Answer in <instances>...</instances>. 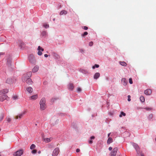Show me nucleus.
<instances>
[{
  "label": "nucleus",
  "mask_w": 156,
  "mask_h": 156,
  "mask_svg": "<svg viewBox=\"0 0 156 156\" xmlns=\"http://www.w3.org/2000/svg\"><path fill=\"white\" fill-rule=\"evenodd\" d=\"M40 109L41 110H44L47 107L45 99L42 98L40 101Z\"/></svg>",
  "instance_id": "f257e3e1"
},
{
  "label": "nucleus",
  "mask_w": 156,
  "mask_h": 156,
  "mask_svg": "<svg viewBox=\"0 0 156 156\" xmlns=\"http://www.w3.org/2000/svg\"><path fill=\"white\" fill-rule=\"evenodd\" d=\"M22 80L24 82H26L28 84H31L33 83L31 79L30 78L26 77V75H23Z\"/></svg>",
  "instance_id": "f03ea898"
},
{
  "label": "nucleus",
  "mask_w": 156,
  "mask_h": 156,
  "mask_svg": "<svg viewBox=\"0 0 156 156\" xmlns=\"http://www.w3.org/2000/svg\"><path fill=\"white\" fill-rule=\"evenodd\" d=\"M28 59L29 62L31 64L34 65L36 64V60L34 56L33 55H29L28 57Z\"/></svg>",
  "instance_id": "7ed1b4c3"
},
{
  "label": "nucleus",
  "mask_w": 156,
  "mask_h": 156,
  "mask_svg": "<svg viewBox=\"0 0 156 156\" xmlns=\"http://www.w3.org/2000/svg\"><path fill=\"white\" fill-rule=\"evenodd\" d=\"M16 80V78L14 77L8 78L6 81V83L9 84H12Z\"/></svg>",
  "instance_id": "20e7f679"
},
{
  "label": "nucleus",
  "mask_w": 156,
  "mask_h": 156,
  "mask_svg": "<svg viewBox=\"0 0 156 156\" xmlns=\"http://www.w3.org/2000/svg\"><path fill=\"white\" fill-rule=\"evenodd\" d=\"M23 150L20 149L14 153L13 154V155L14 156H21L23 154Z\"/></svg>",
  "instance_id": "39448f33"
},
{
  "label": "nucleus",
  "mask_w": 156,
  "mask_h": 156,
  "mask_svg": "<svg viewBox=\"0 0 156 156\" xmlns=\"http://www.w3.org/2000/svg\"><path fill=\"white\" fill-rule=\"evenodd\" d=\"M131 144L136 149L137 154H139L140 152V148L139 146L137 144L134 143H131Z\"/></svg>",
  "instance_id": "423d86ee"
},
{
  "label": "nucleus",
  "mask_w": 156,
  "mask_h": 156,
  "mask_svg": "<svg viewBox=\"0 0 156 156\" xmlns=\"http://www.w3.org/2000/svg\"><path fill=\"white\" fill-rule=\"evenodd\" d=\"M59 152V149L58 147L56 148L53 151L52 155V156H57Z\"/></svg>",
  "instance_id": "0eeeda50"
},
{
  "label": "nucleus",
  "mask_w": 156,
  "mask_h": 156,
  "mask_svg": "<svg viewBox=\"0 0 156 156\" xmlns=\"http://www.w3.org/2000/svg\"><path fill=\"white\" fill-rule=\"evenodd\" d=\"M17 43L19 45V46L21 48H24L25 46V44L21 40H18L17 42Z\"/></svg>",
  "instance_id": "6e6552de"
},
{
  "label": "nucleus",
  "mask_w": 156,
  "mask_h": 156,
  "mask_svg": "<svg viewBox=\"0 0 156 156\" xmlns=\"http://www.w3.org/2000/svg\"><path fill=\"white\" fill-rule=\"evenodd\" d=\"M37 50L38 51L37 52V54L39 56H41L42 55V51H44V49L41 48L40 46H38L37 48Z\"/></svg>",
  "instance_id": "1a4fd4ad"
},
{
  "label": "nucleus",
  "mask_w": 156,
  "mask_h": 156,
  "mask_svg": "<svg viewBox=\"0 0 156 156\" xmlns=\"http://www.w3.org/2000/svg\"><path fill=\"white\" fill-rule=\"evenodd\" d=\"M51 55L55 59L58 60L60 58L59 56L55 52H52Z\"/></svg>",
  "instance_id": "9d476101"
},
{
  "label": "nucleus",
  "mask_w": 156,
  "mask_h": 156,
  "mask_svg": "<svg viewBox=\"0 0 156 156\" xmlns=\"http://www.w3.org/2000/svg\"><path fill=\"white\" fill-rule=\"evenodd\" d=\"M26 113V111H24L23 112H22L19 114H18L16 116V119H18V118L21 119L22 118L23 115H24Z\"/></svg>",
  "instance_id": "9b49d317"
},
{
  "label": "nucleus",
  "mask_w": 156,
  "mask_h": 156,
  "mask_svg": "<svg viewBox=\"0 0 156 156\" xmlns=\"http://www.w3.org/2000/svg\"><path fill=\"white\" fill-rule=\"evenodd\" d=\"M152 93L151 90L150 89H147L144 91V94L147 95H150Z\"/></svg>",
  "instance_id": "f8f14e48"
},
{
  "label": "nucleus",
  "mask_w": 156,
  "mask_h": 156,
  "mask_svg": "<svg viewBox=\"0 0 156 156\" xmlns=\"http://www.w3.org/2000/svg\"><path fill=\"white\" fill-rule=\"evenodd\" d=\"M48 35V33L46 31H43L41 32V36L45 38Z\"/></svg>",
  "instance_id": "ddd939ff"
},
{
  "label": "nucleus",
  "mask_w": 156,
  "mask_h": 156,
  "mask_svg": "<svg viewBox=\"0 0 156 156\" xmlns=\"http://www.w3.org/2000/svg\"><path fill=\"white\" fill-rule=\"evenodd\" d=\"M39 68V67L38 66L36 65L34 66V67L33 68L32 70V72L33 73H35L37 72Z\"/></svg>",
  "instance_id": "4468645a"
},
{
  "label": "nucleus",
  "mask_w": 156,
  "mask_h": 156,
  "mask_svg": "<svg viewBox=\"0 0 156 156\" xmlns=\"http://www.w3.org/2000/svg\"><path fill=\"white\" fill-rule=\"evenodd\" d=\"M68 88L70 90H73L74 88L73 84L71 83H69L68 85Z\"/></svg>",
  "instance_id": "2eb2a0df"
},
{
  "label": "nucleus",
  "mask_w": 156,
  "mask_h": 156,
  "mask_svg": "<svg viewBox=\"0 0 156 156\" xmlns=\"http://www.w3.org/2000/svg\"><path fill=\"white\" fill-rule=\"evenodd\" d=\"M7 96L5 95H3L0 96V101H3L4 100L6 99L7 98Z\"/></svg>",
  "instance_id": "dca6fc26"
},
{
  "label": "nucleus",
  "mask_w": 156,
  "mask_h": 156,
  "mask_svg": "<svg viewBox=\"0 0 156 156\" xmlns=\"http://www.w3.org/2000/svg\"><path fill=\"white\" fill-rule=\"evenodd\" d=\"M121 82L122 84L124 86H126L127 85V81L126 80L125 78H122L121 79Z\"/></svg>",
  "instance_id": "f3484780"
},
{
  "label": "nucleus",
  "mask_w": 156,
  "mask_h": 156,
  "mask_svg": "<svg viewBox=\"0 0 156 156\" xmlns=\"http://www.w3.org/2000/svg\"><path fill=\"white\" fill-rule=\"evenodd\" d=\"M9 90L7 89H4L0 91V95L4 94L7 93Z\"/></svg>",
  "instance_id": "a211bd4d"
},
{
  "label": "nucleus",
  "mask_w": 156,
  "mask_h": 156,
  "mask_svg": "<svg viewBox=\"0 0 156 156\" xmlns=\"http://www.w3.org/2000/svg\"><path fill=\"white\" fill-rule=\"evenodd\" d=\"M80 71L83 73L85 74H87L88 73V71L86 69H80Z\"/></svg>",
  "instance_id": "6ab92c4d"
},
{
  "label": "nucleus",
  "mask_w": 156,
  "mask_h": 156,
  "mask_svg": "<svg viewBox=\"0 0 156 156\" xmlns=\"http://www.w3.org/2000/svg\"><path fill=\"white\" fill-rule=\"evenodd\" d=\"M100 76V74L99 73H96L94 76V79L97 80Z\"/></svg>",
  "instance_id": "aec40b11"
},
{
  "label": "nucleus",
  "mask_w": 156,
  "mask_h": 156,
  "mask_svg": "<svg viewBox=\"0 0 156 156\" xmlns=\"http://www.w3.org/2000/svg\"><path fill=\"white\" fill-rule=\"evenodd\" d=\"M38 96L37 94L33 95L29 98L30 100H35L37 98Z\"/></svg>",
  "instance_id": "412c9836"
},
{
  "label": "nucleus",
  "mask_w": 156,
  "mask_h": 156,
  "mask_svg": "<svg viewBox=\"0 0 156 156\" xmlns=\"http://www.w3.org/2000/svg\"><path fill=\"white\" fill-rule=\"evenodd\" d=\"M27 91L29 93H31L33 91V89L31 87H28L26 89Z\"/></svg>",
  "instance_id": "4be33fe9"
},
{
  "label": "nucleus",
  "mask_w": 156,
  "mask_h": 156,
  "mask_svg": "<svg viewBox=\"0 0 156 156\" xmlns=\"http://www.w3.org/2000/svg\"><path fill=\"white\" fill-rule=\"evenodd\" d=\"M11 61L10 58H8L7 59V64L9 66H10L11 65Z\"/></svg>",
  "instance_id": "5701e85b"
},
{
  "label": "nucleus",
  "mask_w": 156,
  "mask_h": 156,
  "mask_svg": "<svg viewBox=\"0 0 156 156\" xmlns=\"http://www.w3.org/2000/svg\"><path fill=\"white\" fill-rule=\"evenodd\" d=\"M94 139H95V137L94 136H92L90 137L89 139V141H88L89 143L90 144H92V143H93L92 140H94Z\"/></svg>",
  "instance_id": "b1692460"
},
{
  "label": "nucleus",
  "mask_w": 156,
  "mask_h": 156,
  "mask_svg": "<svg viewBox=\"0 0 156 156\" xmlns=\"http://www.w3.org/2000/svg\"><path fill=\"white\" fill-rule=\"evenodd\" d=\"M113 142V139H112L110 137H109L107 141V143L108 144H110L111 143Z\"/></svg>",
  "instance_id": "393cba45"
},
{
  "label": "nucleus",
  "mask_w": 156,
  "mask_h": 156,
  "mask_svg": "<svg viewBox=\"0 0 156 156\" xmlns=\"http://www.w3.org/2000/svg\"><path fill=\"white\" fill-rule=\"evenodd\" d=\"M32 73L31 72H29L27 73L26 74H24V75H26V77L30 78L31 76Z\"/></svg>",
  "instance_id": "a878e982"
},
{
  "label": "nucleus",
  "mask_w": 156,
  "mask_h": 156,
  "mask_svg": "<svg viewBox=\"0 0 156 156\" xmlns=\"http://www.w3.org/2000/svg\"><path fill=\"white\" fill-rule=\"evenodd\" d=\"M153 118V115L152 114H151L149 115L148 117V120L149 121L152 120V119Z\"/></svg>",
  "instance_id": "bb28decb"
},
{
  "label": "nucleus",
  "mask_w": 156,
  "mask_h": 156,
  "mask_svg": "<svg viewBox=\"0 0 156 156\" xmlns=\"http://www.w3.org/2000/svg\"><path fill=\"white\" fill-rule=\"evenodd\" d=\"M67 13V12L65 10H63L61 11L60 13V15H61L63 14H66Z\"/></svg>",
  "instance_id": "cd10ccee"
},
{
  "label": "nucleus",
  "mask_w": 156,
  "mask_h": 156,
  "mask_svg": "<svg viewBox=\"0 0 156 156\" xmlns=\"http://www.w3.org/2000/svg\"><path fill=\"white\" fill-rule=\"evenodd\" d=\"M119 64L122 66H126V63L124 62H120Z\"/></svg>",
  "instance_id": "c85d7f7f"
},
{
  "label": "nucleus",
  "mask_w": 156,
  "mask_h": 156,
  "mask_svg": "<svg viewBox=\"0 0 156 156\" xmlns=\"http://www.w3.org/2000/svg\"><path fill=\"white\" fill-rule=\"evenodd\" d=\"M43 26L45 28H48L49 27V25L47 23H44Z\"/></svg>",
  "instance_id": "c756f323"
},
{
  "label": "nucleus",
  "mask_w": 156,
  "mask_h": 156,
  "mask_svg": "<svg viewBox=\"0 0 156 156\" xmlns=\"http://www.w3.org/2000/svg\"><path fill=\"white\" fill-rule=\"evenodd\" d=\"M140 100L142 102H143L145 101L144 98L143 96H141L140 98Z\"/></svg>",
  "instance_id": "7c9ffc66"
},
{
  "label": "nucleus",
  "mask_w": 156,
  "mask_h": 156,
  "mask_svg": "<svg viewBox=\"0 0 156 156\" xmlns=\"http://www.w3.org/2000/svg\"><path fill=\"white\" fill-rule=\"evenodd\" d=\"M126 115V114L124 113L123 112H121L119 116L120 117H121L122 116H124Z\"/></svg>",
  "instance_id": "2f4dec72"
},
{
  "label": "nucleus",
  "mask_w": 156,
  "mask_h": 156,
  "mask_svg": "<svg viewBox=\"0 0 156 156\" xmlns=\"http://www.w3.org/2000/svg\"><path fill=\"white\" fill-rule=\"evenodd\" d=\"M118 148L117 147L114 148L112 150V152L113 153H114L115 154L116 153V152L118 151Z\"/></svg>",
  "instance_id": "473e14b6"
},
{
  "label": "nucleus",
  "mask_w": 156,
  "mask_h": 156,
  "mask_svg": "<svg viewBox=\"0 0 156 156\" xmlns=\"http://www.w3.org/2000/svg\"><path fill=\"white\" fill-rule=\"evenodd\" d=\"M36 147V146L34 144H32L30 146V149L31 150H33Z\"/></svg>",
  "instance_id": "72a5a7b5"
},
{
  "label": "nucleus",
  "mask_w": 156,
  "mask_h": 156,
  "mask_svg": "<svg viewBox=\"0 0 156 156\" xmlns=\"http://www.w3.org/2000/svg\"><path fill=\"white\" fill-rule=\"evenodd\" d=\"M44 141L48 143L51 141V140L50 138H46L44 139Z\"/></svg>",
  "instance_id": "f704fd0d"
},
{
  "label": "nucleus",
  "mask_w": 156,
  "mask_h": 156,
  "mask_svg": "<svg viewBox=\"0 0 156 156\" xmlns=\"http://www.w3.org/2000/svg\"><path fill=\"white\" fill-rule=\"evenodd\" d=\"M99 66L98 64H95L94 66H93L92 69H94L95 68H98L99 67Z\"/></svg>",
  "instance_id": "c9c22d12"
},
{
  "label": "nucleus",
  "mask_w": 156,
  "mask_h": 156,
  "mask_svg": "<svg viewBox=\"0 0 156 156\" xmlns=\"http://www.w3.org/2000/svg\"><path fill=\"white\" fill-rule=\"evenodd\" d=\"M144 109H146L147 111H150L152 110V108L150 107H146L144 108Z\"/></svg>",
  "instance_id": "e433bc0d"
},
{
  "label": "nucleus",
  "mask_w": 156,
  "mask_h": 156,
  "mask_svg": "<svg viewBox=\"0 0 156 156\" xmlns=\"http://www.w3.org/2000/svg\"><path fill=\"white\" fill-rule=\"evenodd\" d=\"M88 34V33L87 32H85L83 34H81V36H84L86 35H87Z\"/></svg>",
  "instance_id": "4c0bfd02"
},
{
  "label": "nucleus",
  "mask_w": 156,
  "mask_h": 156,
  "mask_svg": "<svg viewBox=\"0 0 156 156\" xmlns=\"http://www.w3.org/2000/svg\"><path fill=\"white\" fill-rule=\"evenodd\" d=\"M6 119L7 121L9 122H10L11 121V119L9 117H7Z\"/></svg>",
  "instance_id": "58836bf2"
},
{
  "label": "nucleus",
  "mask_w": 156,
  "mask_h": 156,
  "mask_svg": "<svg viewBox=\"0 0 156 156\" xmlns=\"http://www.w3.org/2000/svg\"><path fill=\"white\" fill-rule=\"evenodd\" d=\"M129 82L130 84L133 83L132 79L131 78H130L129 79Z\"/></svg>",
  "instance_id": "ea45409f"
},
{
  "label": "nucleus",
  "mask_w": 156,
  "mask_h": 156,
  "mask_svg": "<svg viewBox=\"0 0 156 156\" xmlns=\"http://www.w3.org/2000/svg\"><path fill=\"white\" fill-rule=\"evenodd\" d=\"M116 154L114 153H113L112 152L110 156H115Z\"/></svg>",
  "instance_id": "a19ab883"
},
{
  "label": "nucleus",
  "mask_w": 156,
  "mask_h": 156,
  "mask_svg": "<svg viewBox=\"0 0 156 156\" xmlns=\"http://www.w3.org/2000/svg\"><path fill=\"white\" fill-rule=\"evenodd\" d=\"M93 44V43L92 41H91L89 43V45L90 46H91Z\"/></svg>",
  "instance_id": "79ce46f5"
},
{
  "label": "nucleus",
  "mask_w": 156,
  "mask_h": 156,
  "mask_svg": "<svg viewBox=\"0 0 156 156\" xmlns=\"http://www.w3.org/2000/svg\"><path fill=\"white\" fill-rule=\"evenodd\" d=\"M37 152V150H34L32 151V153L33 154H35Z\"/></svg>",
  "instance_id": "37998d69"
},
{
  "label": "nucleus",
  "mask_w": 156,
  "mask_h": 156,
  "mask_svg": "<svg viewBox=\"0 0 156 156\" xmlns=\"http://www.w3.org/2000/svg\"><path fill=\"white\" fill-rule=\"evenodd\" d=\"M128 101H131V99H130V95H128Z\"/></svg>",
  "instance_id": "c03bdc74"
},
{
  "label": "nucleus",
  "mask_w": 156,
  "mask_h": 156,
  "mask_svg": "<svg viewBox=\"0 0 156 156\" xmlns=\"http://www.w3.org/2000/svg\"><path fill=\"white\" fill-rule=\"evenodd\" d=\"M81 89L80 87L78 88L77 89V91L78 92H80L81 91Z\"/></svg>",
  "instance_id": "a18cd8bd"
},
{
  "label": "nucleus",
  "mask_w": 156,
  "mask_h": 156,
  "mask_svg": "<svg viewBox=\"0 0 156 156\" xmlns=\"http://www.w3.org/2000/svg\"><path fill=\"white\" fill-rule=\"evenodd\" d=\"M83 28L84 30H86L88 29V27L87 26H84Z\"/></svg>",
  "instance_id": "49530a36"
},
{
  "label": "nucleus",
  "mask_w": 156,
  "mask_h": 156,
  "mask_svg": "<svg viewBox=\"0 0 156 156\" xmlns=\"http://www.w3.org/2000/svg\"><path fill=\"white\" fill-rule=\"evenodd\" d=\"M13 98L14 100L16 99L17 98V96H14L13 97Z\"/></svg>",
  "instance_id": "de8ad7c7"
},
{
  "label": "nucleus",
  "mask_w": 156,
  "mask_h": 156,
  "mask_svg": "<svg viewBox=\"0 0 156 156\" xmlns=\"http://www.w3.org/2000/svg\"><path fill=\"white\" fill-rule=\"evenodd\" d=\"M80 51L81 53H83L84 52V50L83 49H80Z\"/></svg>",
  "instance_id": "09e8293b"
},
{
  "label": "nucleus",
  "mask_w": 156,
  "mask_h": 156,
  "mask_svg": "<svg viewBox=\"0 0 156 156\" xmlns=\"http://www.w3.org/2000/svg\"><path fill=\"white\" fill-rule=\"evenodd\" d=\"M48 56H50V55H48L47 54H44V56L45 57V58H47L48 57Z\"/></svg>",
  "instance_id": "8fccbe9b"
},
{
  "label": "nucleus",
  "mask_w": 156,
  "mask_h": 156,
  "mask_svg": "<svg viewBox=\"0 0 156 156\" xmlns=\"http://www.w3.org/2000/svg\"><path fill=\"white\" fill-rule=\"evenodd\" d=\"M112 149V148L110 147H109L108 148V150H109V151H111Z\"/></svg>",
  "instance_id": "3c124183"
},
{
  "label": "nucleus",
  "mask_w": 156,
  "mask_h": 156,
  "mask_svg": "<svg viewBox=\"0 0 156 156\" xmlns=\"http://www.w3.org/2000/svg\"><path fill=\"white\" fill-rule=\"evenodd\" d=\"M80 150L79 149H77L76 150V152H80Z\"/></svg>",
  "instance_id": "603ef678"
},
{
  "label": "nucleus",
  "mask_w": 156,
  "mask_h": 156,
  "mask_svg": "<svg viewBox=\"0 0 156 156\" xmlns=\"http://www.w3.org/2000/svg\"><path fill=\"white\" fill-rule=\"evenodd\" d=\"M111 133H108V137H109V136H110V135Z\"/></svg>",
  "instance_id": "864d4df0"
},
{
  "label": "nucleus",
  "mask_w": 156,
  "mask_h": 156,
  "mask_svg": "<svg viewBox=\"0 0 156 156\" xmlns=\"http://www.w3.org/2000/svg\"><path fill=\"white\" fill-rule=\"evenodd\" d=\"M4 54V53H3L0 52V55H2Z\"/></svg>",
  "instance_id": "5fc2aeb1"
},
{
  "label": "nucleus",
  "mask_w": 156,
  "mask_h": 156,
  "mask_svg": "<svg viewBox=\"0 0 156 156\" xmlns=\"http://www.w3.org/2000/svg\"><path fill=\"white\" fill-rule=\"evenodd\" d=\"M49 148H51L52 147L51 145H49Z\"/></svg>",
  "instance_id": "6e6d98bb"
},
{
  "label": "nucleus",
  "mask_w": 156,
  "mask_h": 156,
  "mask_svg": "<svg viewBox=\"0 0 156 156\" xmlns=\"http://www.w3.org/2000/svg\"><path fill=\"white\" fill-rule=\"evenodd\" d=\"M43 83H44V84L45 85V84H46V82H45V81H44V82H43Z\"/></svg>",
  "instance_id": "4d7b16f0"
},
{
  "label": "nucleus",
  "mask_w": 156,
  "mask_h": 156,
  "mask_svg": "<svg viewBox=\"0 0 156 156\" xmlns=\"http://www.w3.org/2000/svg\"><path fill=\"white\" fill-rule=\"evenodd\" d=\"M3 119V116H2V118H1V119H0V121H1V120H2V119Z\"/></svg>",
  "instance_id": "13d9d810"
},
{
  "label": "nucleus",
  "mask_w": 156,
  "mask_h": 156,
  "mask_svg": "<svg viewBox=\"0 0 156 156\" xmlns=\"http://www.w3.org/2000/svg\"><path fill=\"white\" fill-rule=\"evenodd\" d=\"M141 156H144V155L143 154H141Z\"/></svg>",
  "instance_id": "bf43d9fd"
},
{
  "label": "nucleus",
  "mask_w": 156,
  "mask_h": 156,
  "mask_svg": "<svg viewBox=\"0 0 156 156\" xmlns=\"http://www.w3.org/2000/svg\"><path fill=\"white\" fill-rule=\"evenodd\" d=\"M53 21H55V18H54V19H53Z\"/></svg>",
  "instance_id": "052dcab7"
},
{
  "label": "nucleus",
  "mask_w": 156,
  "mask_h": 156,
  "mask_svg": "<svg viewBox=\"0 0 156 156\" xmlns=\"http://www.w3.org/2000/svg\"><path fill=\"white\" fill-rule=\"evenodd\" d=\"M51 100H52V101H54V99H52Z\"/></svg>",
  "instance_id": "680f3d73"
},
{
  "label": "nucleus",
  "mask_w": 156,
  "mask_h": 156,
  "mask_svg": "<svg viewBox=\"0 0 156 156\" xmlns=\"http://www.w3.org/2000/svg\"><path fill=\"white\" fill-rule=\"evenodd\" d=\"M38 153L39 154H40L41 153V151H38Z\"/></svg>",
  "instance_id": "e2e57ef3"
},
{
  "label": "nucleus",
  "mask_w": 156,
  "mask_h": 156,
  "mask_svg": "<svg viewBox=\"0 0 156 156\" xmlns=\"http://www.w3.org/2000/svg\"><path fill=\"white\" fill-rule=\"evenodd\" d=\"M155 141H156V138L155 139Z\"/></svg>",
  "instance_id": "0e129e2a"
}]
</instances>
